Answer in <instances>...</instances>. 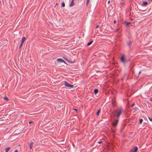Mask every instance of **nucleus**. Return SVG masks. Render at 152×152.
Segmentation results:
<instances>
[{
	"label": "nucleus",
	"mask_w": 152,
	"mask_h": 152,
	"mask_svg": "<svg viewBox=\"0 0 152 152\" xmlns=\"http://www.w3.org/2000/svg\"><path fill=\"white\" fill-rule=\"evenodd\" d=\"M124 112V110L122 107L118 108L117 110H115L114 113L117 114L116 116L118 118L120 117L121 113Z\"/></svg>",
	"instance_id": "nucleus-1"
},
{
	"label": "nucleus",
	"mask_w": 152,
	"mask_h": 152,
	"mask_svg": "<svg viewBox=\"0 0 152 152\" xmlns=\"http://www.w3.org/2000/svg\"><path fill=\"white\" fill-rule=\"evenodd\" d=\"M64 85L67 87L71 88H73L74 87V85L70 84L66 82H65Z\"/></svg>",
	"instance_id": "nucleus-2"
},
{
	"label": "nucleus",
	"mask_w": 152,
	"mask_h": 152,
	"mask_svg": "<svg viewBox=\"0 0 152 152\" xmlns=\"http://www.w3.org/2000/svg\"><path fill=\"white\" fill-rule=\"evenodd\" d=\"M125 57L124 55H122L121 57L120 58V61H121L123 63H124L125 61Z\"/></svg>",
	"instance_id": "nucleus-3"
},
{
	"label": "nucleus",
	"mask_w": 152,
	"mask_h": 152,
	"mask_svg": "<svg viewBox=\"0 0 152 152\" xmlns=\"http://www.w3.org/2000/svg\"><path fill=\"white\" fill-rule=\"evenodd\" d=\"M137 146H135L134 149H133L130 150V152H136L137 150Z\"/></svg>",
	"instance_id": "nucleus-4"
},
{
	"label": "nucleus",
	"mask_w": 152,
	"mask_h": 152,
	"mask_svg": "<svg viewBox=\"0 0 152 152\" xmlns=\"http://www.w3.org/2000/svg\"><path fill=\"white\" fill-rule=\"evenodd\" d=\"M118 121V119L115 120L114 122L113 123V125L114 126H116L117 125Z\"/></svg>",
	"instance_id": "nucleus-5"
},
{
	"label": "nucleus",
	"mask_w": 152,
	"mask_h": 152,
	"mask_svg": "<svg viewBox=\"0 0 152 152\" xmlns=\"http://www.w3.org/2000/svg\"><path fill=\"white\" fill-rule=\"evenodd\" d=\"M57 61H59V62H65V61L64 60H63L62 58H58L57 59Z\"/></svg>",
	"instance_id": "nucleus-6"
},
{
	"label": "nucleus",
	"mask_w": 152,
	"mask_h": 152,
	"mask_svg": "<svg viewBox=\"0 0 152 152\" xmlns=\"http://www.w3.org/2000/svg\"><path fill=\"white\" fill-rule=\"evenodd\" d=\"M74 0H72L70 4L69 5V6L71 7L74 5Z\"/></svg>",
	"instance_id": "nucleus-7"
},
{
	"label": "nucleus",
	"mask_w": 152,
	"mask_h": 152,
	"mask_svg": "<svg viewBox=\"0 0 152 152\" xmlns=\"http://www.w3.org/2000/svg\"><path fill=\"white\" fill-rule=\"evenodd\" d=\"M100 112H101V109H99L98 110L97 112V113H96V115L97 116H98L99 115V113H100Z\"/></svg>",
	"instance_id": "nucleus-8"
},
{
	"label": "nucleus",
	"mask_w": 152,
	"mask_h": 152,
	"mask_svg": "<svg viewBox=\"0 0 152 152\" xmlns=\"http://www.w3.org/2000/svg\"><path fill=\"white\" fill-rule=\"evenodd\" d=\"M130 23L127 22L126 21H125L124 22V23L126 26H128Z\"/></svg>",
	"instance_id": "nucleus-9"
},
{
	"label": "nucleus",
	"mask_w": 152,
	"mask_h": 152,
	"mask_svg": "<svg viewBox=\"0 0 152 152\" xmlns=\"http://www.w3.org/2000/svg\"><path fill=\"white\" fill-rule=\"evenodd\" d=\"M26 39V38L25 37H23L21 40V43L23 44L25 40Z\"/></svg>",
	"instance_id": "nucleus-10"
},
{
	"label": "nucleus",
	"mask_w": 152,
	"mask_h": 152,
	"mask_svg": "<svg viewBox=\"0 0 152 152\" xmlns=\"http://www.w3.org/2000/svg\"><path fill=\"white\" fill-rule=\"evenodd\" d=\"M10 148L9 147H7L5 149V151L6 152H8L10 149Z\"/></svg>",
	"instance_id": "nucleus-11"
},
{
	"label": "nucleus",
	"mask_w": 152,
	"mask_h": 152,
	"mask_svg": "<svg viewBox=\"0 0 152 152\" xmlns=\"http://www.w3.org/2000/svg\"><path fill=\"white\" fill-rule=\"evenodd\" d=\"M94 94H96L98 92V90L97 89H96L94 90Z\"/></svg>",
	"instance_id": "nucleus-12"
},
{
	"label": "nucleus",
	"mask_w": 152,
	"mask_h": 152,
	"mask_svg": "<svg viewBox=\"0 0 152 152\" xmlns=\"http://www.w3.org/2000/svg\"><path fill=\"white\" fill-rule=\"evenodd\" d=\"M148 4V3L146 1L142 3V5L145 6L146 5Z\"/></svg>",
	"instance_id": "nucleus-13"
},
{
	"label": "nucleus",
	"mask_w": 152,
	"mask_h": 152,
	"mask_svg": "<svg viewBox=\"0 0 152 152\" xmlns=\"http://www.w3.org/2000/svg\"><path fill=\"white\" fill-rule=\"evenodd\" d=\"M34 143L33 142H32L29 145V148L30 149H31V147H32V145L34 144Z\"/></svg>",
	"instance_id": "nucleus-14"
},
{
	"label": "nucleus",
	"mask_w": 152,
	"mask_h": 152,
	"mask_svg": "<svg viewBox=\"0 0 152 152\" xmlns=\"http://www.w3.org/2000/svg\"><path fill=\"white\" fill-rule=\"evenodd\" d=\"M3 99L6 101H8L9 100V99L7 96H5L4 97Z\"/></svg>",
	"instance_id": "nucleus-15"
},
{
	"label": "nucleus",
	"mask_w": 152,
	"mask_h": 152,
	"mask_svg": "<svg viewBox=\"0 0 152 152\" xmlns=\"http://www.w3.org/2000/svg\"><path fill=\"white\" fill-rule=\"evenodd\" d=\"M143 121V119H140L139 120V124H141Z\"/></svg>",
	"instance_id": "nucleus-16"
},
{
	"label": "nucleus",
	"mask_w": 152,
	"mask_h": 152,
	"mask_svg": "<svg viewBox=\"0 0 152 152\" xmlns=\"http://www.w3.org/2000/svg\"><path fill=\"white\" fill-rule=\"evenodd\" d=\"M131 44H132V42L131 41H130L128 43L127 45L129 46H130L131 45Z\"/></svg>",
	"instance_id": "nucleus-17"
},
{
	"label": "nucleus",
	"mask_w": 152,
	"mask_h": 152,
	"mask_svg": "<svg viewBox=\"0 0 152 152\" xmlns=\"http://www.w3.org/2000/svg\"><path fill=\"white\" fill-rule=\"evenodd\" d=\"M90 1V0H87V2L86 3V5H87L89 4Z\"/></svg>",
	"instance_id": "nucleus-18"
},
{
	"label": "nucleus",
	"mask_w": 152,
	"mask_h": 152,
	"mask_svg": "<svg viewBox=\"0 0 152 152\" xmlns=\"http://www.w3.org/2000/svg\"><path fill=\"white\" fill-rule=\"evenodd\" d=\"M93 42V41L92 40L91 42L88 43L87 45L89 46V45H90Z\"/></svg>",
	"instance_id": "nucleus-19"
},
{
	"label": "nucleus",
	"mask_w": 152,
	"mask_h": 152,
	"mask_svg": "<svg viewBox=\"0 0 152 152\" xmlns=\"http://www.w3.org/2000/svg\"><path fill=\"white\" fill-rule=\"evenodd\" d=\"M62 6L63 7H65V4H64V2H63V3H62Z\"/></svg>",
	"instance_id": "nucleus-20"
},
{
	"label": "nucleus",
	"mask_w": 152,
	"mask_h": 152,
	"mask_svg": "<svg viewBox=\"0 0 152 152\" xmlns=\"http://www.w3.org/2000/svg\"><path fill=\"white\" fill-rule=\"evenodd\" d=\"M129 61V60H127V59H125V61H124V63H125Z\"/></svg>",
	"instance_id": "nucleus-21"
},
{
	"label": "nucleus",
	"mask_w": 152,
	"mask_h": 152,
	"mask_svg": "<svg viewBox=\"0 0 152 152\" xmlns=\"http://www.w3.org/2000/svg\"><path fill=\"white\" fill-rule=\"evenodd\" d=\"M138 109V108L137 107H135L134 109V110H135V111H136Z\"/></svg>",
	"instance_id": "nucleus-22"
},
{
	"label": "nucleus",
	"mask_w": 152,
	"mask_h": 152,
	"mask_svg": "<svg viewBox=\"0 0 152 152\" xmlns=\"http://www.w3.org/2000/svg\"><path fill=\"white\" fill-rule=\"evenodd\" d=\"M23 45V44H22L21 43V44H20V46H19V48H20L21 47L22 45Z\"/></svg>",
	"instance_id": "nucleus-23"
},
{
	"label": "nucleus",
	"mask_w": 152,
	"mask_h": 152,
	"mask_svg": "<svg viewBox=\"0 0 152 152\" xmlns=\"http://www.w3.org/2000/svg\"><path fill=\"white\" fill-rule=\"evenodd\" d=\"M135 104L134 102L133 104L132 105L131 107H133V106H134Z\"/></svg>",
	"instance_id": "nucleus-24"
},
{
	"label": "nucleus",
	"mask_w": 152,
	"mask_h": 152,
	"mask_svg": "<svg viewBox=\"0 0 152 152\" xmlns=\"http://www.w3.org/2000/svg\"><path fill=\"white\" fill-rule=\"evenodd\" d=\"M148 118L151 121H152V118H150L149 117H148Z\"/></svg>",
	"instance_id": "nucleus-25"
},
{
	"label": "nucleus",
	"mask_w": 152,
	"mask_h": 152,
	"mask_svg": "<svg viewBox=\"0 0 152 152\" xmlns=\"http://www.w3.org/2000/svg\"><path fill=\"white\" fill-rule=\"evenodd\" d=\"M102 142H103L102 141H99V142H98V143H99V144H100Z\"/></svg>",
	"instance_id": "nucleus-26"
},
{
	"label": "nucleus",
	"mask_w": 152,
	"mask_h": 152,
	"mask_svg": "<svg viewBox=\"0 0 152 152\" xmlns=\"http://www.w3.org/2000/svg\"><path fill=\"white\" fill-rule=\"evenodd\" d=\"M33 123V121H30V122H29V124H31L32 123Z\"/></svg>",
	"instance_id": "nucleus-27"
},
{
	"label": "nucleus",
	"mask_w": 152,
	"mask_h": 152,
	"mask_svg": "<svg viewBox=\"0 0 152 152\" xmlns=\"http://www.w3.org/2000/svg\"><path fill=\"white\" fill-rule=\"evenodd\" d=\"M14 152H18V150H15Z\"/></svg>",
	"instance_id": "nucleus-28"
},
{
	"label": "nucleus",
	"mask_w": 152,
	"mask_h": 152,
	"mask_svg": "<svg viewBox=\"0 0 152 152\" xmlns=\"http://www.w3.org/2000/svg\"><path fill=\"white\" fill-rule=\"evenodd\" d=\"M99 27V25H97L96 27H95V28H98V27Z\"/></svg>",
	"instance_id": "nucleus-29"
},
{
	"label": "nucleus",
	"mask_w": 152,
	"mask_h": 152,
	"mask_svg": "<svg viewBox=\"0 0 152 152\" xmlns=\"http://www.w3.org/2000/svg\"><path fill=\"white\" fill-rule=\"evenodd\" d=\"M116 22V20H114V21H113V23L115 24V23Z\"/></svg>",
	"instance_id": "nucleus-30"
},
{
	"label": "nucleus",
	"mask_w": 152,
	"mask_h": 152,
	"mask_svg": "<svg viewBox=\"0 0 152 152\" xmlns=\"http://www.w3.org/2000/svg\"><path fill=\"white\" fill-rule=\"evenodd\" d=\"M112 131L113 133H114L115 132V130H112Z\"/></svg>",
	"instance_id": "nucleus-31"
},
{
	"label": "nucleus",
	"mask_w": 152,
	"mask_h": 152,
	"mask_svg": "<svg viewBox=\"0 0 152 152\" xmlns=\"http://www.w3.org/2000/svg\"><path fill=\"white\" fill-rule=\"evenodd\" d=\"M112 104H113V107H114V105H115V104L114 103V102H113Z\"/></svg>",
	"instance_id": "nucleus-32"
},
{
	"label": "nucleus",
	"mask_w": 152,
	"mask_h": 152,
	"mask_svg": "<svg viewBox=\"0 0 152 152\" xmlns=\"http://www.w3.org/2000/svg\"><path fill=\"white\" fill-rule=\"evenodd\" d=\"M74 110H75L77 112V110L76 109H74Z\"/></svg>",
	"instance_id": "nucleus-33"
},
{
	"label": "nucleus",
	"mask_w": 152,
	"mask_h": 152,
	"mask_svg": "<svg viewBox=\"0 0 152 152\" xmlns=\"http://www.w3.org/2000/svg\"><path fill=\"white\" fill-rule=\"evenodd\" d=\"M150 100L151 101H152V97L150 99Z\"/></svg>",
	"instance_id": "nucleus-34"
},
{
	"label": "nucleus",
	"mask_w": 152,
	"mask_h": 152,
	"mask_svg": "<svg viewBox=\"0 0 152 152\" xmlns=\"http://www.w3.org/2000/svg\"><path fill=\"white\" fill-rule=\"evenodd\" d=\"M110 2V1H108V4H109V3Z\"/></svg>",
	"instance_id": "nucleus-35"
},
{
	"label": "nucleus",
	"mask_w": 152,
	"mask_h": 152,
	"mask_svg": "<svg viewBox=\"0 0 152 152\" xmlns=\"http://www.w3.org/2000/svg\"><path fill=\"white\" fill-rule=\"evenodd\" d=\"M140 73H141V72H139V74H140Z\"/></svg>",
	"instance_id": "nucleus-36"
},
{
	"label": "nucleus",
	"mask_w": 152,
	"mask_h": 152,
	"mask_svg": "<svg viewBox=\"0 0 152 152\" xmlns=\"http://www.w3.org/2000/svg\"><path fill=\"white\" fill-rule=\"evenodd\" d=\"M151 0V1H152V0Z\"/></svg>",
	"instance_id": "nucleus-37"
}]
</instances>
